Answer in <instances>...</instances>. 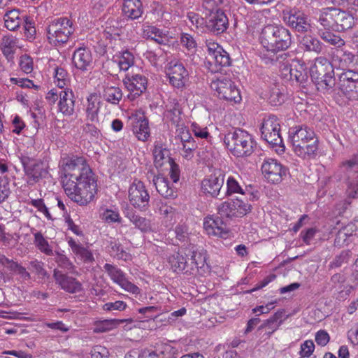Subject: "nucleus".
<instances>
[{"mask_svg": "<svg viewBox=\"0 0 358 358\" xmlns=\"http://www.w3.org/2000/svg\"><path fill=\"white\" fill-rule=\"evenodd\" d=\"M310 74L313 81L322 78L327 75L334 74L333 66L327 58L319 57L310 66Z\"/></svg>", "mask_w": 358, "mask_h": 358, "instance_id": "obj_25", "label": "nucleus"}, {"mask_svg": "<svg viewBox=\"0 0 358 358\" xmlns=\"http://www.w3.org/2000/svg\"><path fill=\"white\" fill-rule=\"evenodd\" d=\"M262 138L268 144L275 148L278 153L285 151L282 138L280 136V121L275 115H269L265 117L262 122L261 128Z\"/></svg>", "mask_w": 358, "mask_h": 358, "instance_id": "obj_5", "label": "nucleus"}, {"mask_svg": "<svg viewBox=\"0 0 358 358\" xmlns=\"http://www.w3.org/2000/svg\"><path fill=\"white\" fill-rule=\"evenodd\" d=\"M154 162L157 167H161L164 164L173 162L169 157V150L162 146L155 145L153 150Z\"/></svg>", "mask_w": 358, "mask_h": 358, "instance_id": "obj_45", "label": "nucleus"}, {"mask_svg": "<svg viewBox=\"0 0 358 358\" xmlns=\"http://www.w3.org/2000/svg\"><path fill=\"white\" fill-rule=\"evenodd\" d=\"M54 255H55V262L59 267L72 273H75V266L65 255L59 252H55Z\"/></svg>", "mask_w": 358, "mask_h": 358, "instance_id": "obj_53", "label": "nucleus"}, {"mask_svg": "<svg viewBox=\"0 0 358 358\" xmlns=\"http://www.w3.org/2000/svg\"><path fill=\"white\" fill-rule=\"evenodd\" d=\"M166 118L171 121L176 127L181 126L185 123L182 117V111L179 104H175L173 108L166 110Z\"/></svg>", "mask_w": 358, "mask_h": 358, "instance_id": "obj_50", "label": "nucleus"}, {"mask_svg": "<svg viewBox=\"0 0 358 358\" xmlns=\"http://www.w3.org/2000/svg\"><path fill=\"white\" fill-rule=\"evenodd\" d=\"M68 244L73 254L78 259L85 264H90L94 262V257L90 250L76 241L72 238L68 240Z\"/></svg>", "mask_w": 358, "mask_h": 358, "instance_id": "obj_30", "label": "nucleus"}, {"mask_svg": "<svg viewBox=\"0 0 358 358\" xmlns=\"http://www.w3.org/2000/svg\"><path fill=\"white\" fill-rule=\"evenodd\" d=\"M259 41L266 53H262L261 59L266 64H273L276 62L281 63L287 59V54L282 53L276 55L279 51L287 50L292 43V37L289 31L282 26L277 24H268L265 26L259 36Z\"/></svg>", "mask_w": 358, "mask_h": 358, "instance_id": "obj_2", "label": "nucleus"}, {"mask_svg": "<svg viewBox=\"0 0 358 358\" xmlns=\"http://www.w3.org/2000/svg\"><path fill=\"white\" fill-rule=\"evenodd\" d=\"M123 83L129 91L127 97L134 100L145 92L148 87V78L141 73H128L123 79Z\"/></svg>", "mask_w": 358, "mask_h": 358, "instance_id": "obj_15", "label": "nucleus"}, {"mask_svg": "<svg viewBox=\"0 0 358 358\" xmlns=\"http://www.w3.org/2000/svg\"><path fill=\"white\" fill-rule=\"evenodd\" d=\"M341 169L343 172L350 173L358 171V156L355 155L351 159L344 161Z\"/></svg>", "mask_w": 358, "mask_h": 358, "instance_id": "obj_60", "label": "nucleus"}, {"mask_svg": "<svg viewBox=\"0 0 358 358\" xmlns=\"http://www.w3.org/2000/svg\"><path fill=\"white\" fill-rule=\"evenodd\" d=\"M134 56L128 50L117 52L111 59V63L116 65L120 71H127L134 65Z\"/></svg>", "mask_w": 358, "mask_h": 358, "instance_id": "obj_26", "label": "nucleus"}, {"mask_svg": "<svg viewBox=\"0 0 358 358\" xmlns=\"http://www.w3.org/2000/svg\"><path fill=\"white\" fill-rule=\"evenodd\" d=\"M61 179L67 196L80 206L90 203L96 193V181L86 159L71 155L61 161Z\"/></svg>", "mask_w": 358, "mask_h": 358, "instance_id": "obj_1", "label": "nucleus"}, {"mask_svg": "<svg viewBox=\"0 0 358 358\" xmlns=\"http://www.w3.org/2000/svg\"><path fill=\"white\" fill-rule=\"evenodd\" d=\"M251 206L242 199L237 198L222 203L218 213L224 217H242L250 211Z\"/></svg>", "mask_w": 358, "mask_h": 358, "instance_id": "obj_14", "label": "nucleus"}, {"mask_svg": "<svg viewBox=\"0 0 358 358\" xmlns=\"http://www.w3.org/2000/svg\"><path fill=\"white\" fill-rule=\"evenodd\" d=\"M54 83L59 88H69L71 78L66 69L57 66L54 69Z\"/></svg>", "mask_w": 358, "mask_h": 358, "instance_id": "obj_44", "label": "nucleus"}, {"mask_svg": "<svg viewBox=\"0 0 358 358\" xmlns=\"http://www.w3.org/2000/svg\"><path fill=\"white\" fill-rule=\"evenodd\" d=\"M176 237L181 243H188L191 241V233L186 225H178L175 229Z\"/></svg>", "mask_w": 358, "mask_h": 358, "instance_id": "obj_56", "label": "nucleus"}, {"mask_svg": "<svg viewBox=\"0 0 358 358\" xmlns=\"http://www.w3.org/2000/svg\"><path fill=\"white\" fill-rule=\"evenodd\" d=\"M281 63H283V66H281V74L284 78L299 83H303L307 80L308 76L304 66L299 60H289L287 58L283 61L282 59Z\"/></svg>", "mask_w": 358, "mask_h": 358, "instance_id": "obj_13", "label": "nucleus"}, {"mask_svg": "<svg viewBox=\"0 0 358 358\" xmlns=\"http://www.w3.org/2000/svg\"><path fill=\"white\" fill-rule=\"evenodd\" d=\"M353 60L354 55L352 53L337 50L332 58L331 64L333 66V69L335 67L344 70L353 62Z\"/></svg>", "mask_w": 358, "mask_h": 358, "instance_id": "obj_40", "label": "nucleus"}, {"mask_svg": "<svg viewBox=\"0 0 358 358\" xmlns=\"http://www.w3.org/2000/svg\"><path fill=\"white\" fill-rule=\"evenodd\" d=\"M213 90L217 93L220 99L234 103H239L241 96L238 89L234 83L227 77H222L213 80L210 84Z\"/></svg>", "mask_w": 358, "mask_h": 358, "instance_id": "obj_8", "label": "nucleus"}, {"mask_svg": "<svg viewBox=\"0 0 358 358\" xmlns=\"http://www.w3.org/2000/svg\"><path fill=\"white\" fill-rule=\"evenodd\" d=\"M153 183L159 194L164 198L173 199L177 196L176 189L163 176H155Z\"/></svg>", "mask_w": 358, "mask_h": 358, "instance_id": "obj_29", "label": "nucleus"}, {"mask_svg": "<svg viewBox=\"0 0 358 358\" xmlns=\"http://www.w3.org/2000/svg\"><path fill=\"white\" fill-rule=\"evenodd\" d=\"M117 322L115 320H106L100 321L95 324L94 331L96 333L106 332L113 329Z\"/></svg>", "mask_w": 358, "mask_h": 358, "instance_id": "obj_62", "label": "nucleus"}, {"mask_svg": "<svg viewBox=\"0 0 358 358\" xmlns=\"http://www.w3.org/2000/svg\"><path fill=\"white\" fill-rule=\"evenodd\" d=\"M317 143V138L312 139L294 147L293 150L297 156L303 159H310L317 154L318 150Z\"/></svg>", "mask_w": 358, "mask_h": 358, "instance_id": "obj_31", "label": "nucleus"}, {"mask_svg": "<svg viewBox=\"0 0 358 358\" xmlns=\"http://www.w3.org/2000/svg\"><path fill=\"white\" fill-rule=\"evenodd\" d=\"M317 138L314 131L306 125H297L289 129V140L292 148Z\"/></svg>", "mask_w": 358, "mask_h": 358, "instance_id": "obj_19", "label": "nucleus"}, {"mask_svg": "<svg viewBox=\"0 0 358 358\" xmlns=\"http://www.w3.org/2000/svg\"><path fill=\"white\" fill-rule=\"evenodd\" d=\"M189 255H191L189 260L191 262L190 268H192V274L194 273L195 271H198L199 268H202L206 262V253L203 250H197L194 249V246H191L189 250Z\"/></svg>", "mask_w": 358, "mask_h": 358, "instance_id": "obj_39", "label": "nucleus"}, {"mask_svg": "<svg viewBox=\"0 0 358 358\" xmlns=\"http://www.w3.org/2000/svg\"><path fill=\"white\" fill-rule=\"evenodd\" d=\"M34 243L42 253L48 256H53L55 255L52 247L41 232H36L34 234Z\"/></svg>", "mask_w": 358, "mask_h": 358, "instance_id": "obj_49", "label": "nucleus"}, {"mask_svg": "<svg viewBox=\"0 0 358 358\" xmlns=\"http://www.w3.org/2000/svg\"><path fill=\"white\" fill-rule=\"evenodd\" d=\"M336 8H324L320 10L318 22L324 30L336 31Z\"/></svg>", "mask_w": 358, "mask_h": 358, "instance_id": "obj_34", "label": "nucleus"}, {"mask_svg": "<svg viewBox=\"0 0 358 358\" xmlns=\"http://www.w3.org/2000/svg\"><path fill=\"white\" fill-rule=\"evenodd\" d=\"M129 125L138 140L145 141L150 137L148 120L142 112L132 113L129 118Z\"/></svg>", "mask_w": 358, "mask_h": 358, "instance_id": "obj_17", "label": "nucleus"}, {"mask_svg": "<svg viewBox=\"0 0 358 358\" xmlns=\"http://www.w3.org/2000/svg\"><path fill=\"white\" fill-rule=\"evenodd\" d=\"M203 228L208 235L222 238L227 234L225 225L219 217H206L203 222Z\"/></svg>", "mask_w": 358, "mask_h": 358, "instance_id": "obj_28", "label": "nucleus"}, {"mask_svg": "<svg viewBox=\"0 0 358 358\" xmlns=\"http://www.w3.org/2000/svg\"><path fill=\"white\" fill-rule=\"evenodd\" d=\"M122 13L130 20L138 19L143 14V6L140 0H124Z\"/></svg>", "mask_w": 358, "mask_h": 358, "instance_id": "obj_32", "label": "nucleus"}, {"mask_svg": "<svg viewBox=\"0 0 358 358\" xmlns=\"http://www.w3.org/2000/svg\"><path fill=\"white\" fill-rule=\"evenodd\" d=\"M336 31H342L351 29L355 24L354 17L349 13L336 8Z\"/></svg>", "mask_w": 358, "mask_h": 358, "instance_id": "obj_37", "label": "nucleus"}, {"mask_svg": "<svg viewBox=\"0 0 358 358\" xmlns=\"http://www.w3.org/2000/svg\"><path fill=\"white\" fill-rule=\"evenodd\" d=\"M226 185V195H231L233 194H241V195L244 194V191L241 186L238 180L234 176H230L227 178Z\"/></svg>", "mask_w": 358, "mask_h": 358, "instance_id": "obj_52", "label": "nucleus"}, {"mask_svg": "<svg viewBox=\"0 0 358 358\" xmlns=\"http://www.w3.org/2000/svg\"><path fill=\"white\" fill-rule=\"evenodd\" d=\"M143 36L159 44H166L169 41L166 33L155 26L149 24L143 26Z\"/></svg>", "mask_w": 358, "mask_h": 358, "instance_id": "obj_33", "label": "nucleus"}, {"mask_svg": "<svg viewBox=\"0 0 358 358\" xmlns=\"http://www.w3.org/2000/svg\"><path fill=\"white\" fill-rule=\"evenodd\" d=\"M224 174L221 171L206 176L201 181L202 192L213 197H217L224 182Z\"/></svg>", "mask_w": 358, "mask_h": 358, "instance_id": "obj_18", "label": "nucleus"}, {"mask_svg": "<svg viewBox=\"0 0 358 358\" xmlns=\"http://www.w3.org/2000/svg\"><path fill=\"white\" fill-rule=\"evenodd\" d=\"M72 60L73 65L82 71H87L92 67V55L87 48H77L73 52Z\"/></svg>", "mask_w": 358, "mask_h": 358, "instance_id": "obj_23", "label": "nucleus"}, {"mask_svg": "<svg viewBox=\"0 0 358 358\" xmlns=\"http://www.w3.org/2000/svg\"><path fill=\"white\" fill-rule=\"evenodd\" d=\"M169 83L176 88H182L188 80L189 73L184 65L176 59L171 60L165 67Z\"/></svg>", "mask_w": 358, "mask_h": 358, "instance_id": "obj_12", "label": "nucleus"}, {"mask_svg": "<svg viewBox=\"0 0 358 358\" xmlns=\"http://www.w3.org/2000/svg\"><path fill=\"white\" fill-rule=\"evenodd\" d=\"M53 277L61 289L67 292L73 294L83 290V285L78 280L62 273L58 269L54 270Z\"/></svg>", "mask_w": 358, "mask_h": 358, "instance_id": "obj_22", "label": "nucleus"}, {"mask_svg": "<svg viewBox=\"0 0 358 358\" xmlns=\"http://www.w3.org/2000/svg\"><path fill=\"white\" fill-rule=\"evenodd\" d=\"M262 171L265 178L271 183H280L289 174L287 167L272 158L264 161Z\"/></svg>", "mask_w": 358, "mask_h": 358, "instance_id": "obj_11", "label": "nucleus"}, {"mask_svg": "<svg viewBox=\"0 0 358 358\" xmlns=\"http://www.w3.org/2000/svg\"><path fill=\"white\" fill-rule=\"evenodd\" d=\"M125 216L140 231L148 232L152 230V224L150 220L141 217L132 211L127 212Z\"/></svg>", "mask_w": 358, "mask_h": 358, "instance_id": "obj_42", "label": "nucleus"}, {"mask_svg": "<svg viewBox=\"0 0 358 358\" xmlns=\"http://www.w3.org/2000/svg\"><path fill=\"white\" fill-rule=\"evenodd\" d=\"M187 17L196 29L203 28L206 23L204 18L194 12H188Z\"/></svg>", "mask_w": 358, "mask_h": 358, "instance_id": "obj_64", "label": "nucleus"}, {"mask_svg": "<svg viewBox=\"0 0 358 358\" xmlns=\"http://www.w3.org/2000/svg\"><path fill=\"white\" fill-rule=\"evenodd\" d=\"M103 96L107 102L118 104L122 98V92L118 87L107 85L104 87Z\"/></svg>", "mask_w": 358, "mask_h": 358, "instance_id": "obj_46", "label": "nucleus"}, {"mask_svg": "<svg viewBox=\"0 0 358 358\" xmlns=\"http://www.w3.org/2000/svg\"><path fill=\"white\" fill-rule=\"evenodd\" d=\"M110 255L118 259L127 261L130 259V255L123 250L120 242L115 239H111L108 246Z\"/></svg>", "mask_w": 358, "mask_h": 358, "instance_id": "obj_47", "label": "nucleus"}, {"mask_svg": "<svg viewBox=\"0 0 358 358\" xmlns=\"http://www.w3.org/2000/svg\"><path fill=\"white\" fill-rule=\"evenodd\" d=\"M19 66L24 73L27 74L31 73L34 69L32 58L27 55H22L20 58Z\"/></svg>", "mask_w": 358, "mask_h": 358, "instance_id": "obj_61", "label": "nucleus"}, {"mask_svg": "<svg viewBox=\"0 0 358 358\" xmlns=\"http://www.w3.org/2000/svg\"><path fill=\"white\" fill-rule=\"evenodd\" d=\"M74 31L73 22L68 17H57L51 20L46 28L47 39L54 46L66 43Z\"/></svg>", "mask_w": 358, "mask_h": 358, "instance_id": "obj_4", "label": "nucleus"}, {"mask_svg": "<svg viewBox=\"0 0 358 358\" xmlns=\"http://www.w3.org/2000/svg\"><path fill=\"white\" fill-rule=\"evenodd\" d=\"M144 57L153 66L159 69L168 60L169 55L166 52L159 48L155 50H147L144 53Z\"/></svg>", "mask_w": 358, "mask_h": 358, "instance_id": "obj_38", "label": "nucleus"}, {"mask_svg": "<svg viewBox=\"0 0 358 358\" xmlns=\"http://www.w3.org/2000/svg\"><path fill=\"white\" fill-rule=\"evenodd\" d=\"M180 43L191 52H195L197 43L194 37L187 33H182L180 36Z\"/></svg>", "mask_w": 358, "mask_h": 358, "instance_id": "obj_55", "label": "nucleus"}, {"mask_svg": "<svg viewBox=\"0 0 358 358\" xmlns=\"http://www.w3.org/2000/svg\"><path fill=\"white\" fill-rule=\"evenodd\" d=\"M206 46L208 56L215 64L221 66H227L230 64L228 53L218 43L212 40H207Z\"/></svg>", "mask_w": 358, "mask_h": 358, "instance_id": "obj_21", "label": "nucleus"}, {"mask_svg": "<svg viewBox=\"0 0 358 358\" xmlns=\"http://www.w3.org/2000/svg\"><path fill=\"white\" fill-rule=\"evenodd\" d=\"M282 20L289 27L298 32H308L311 30V24L308 16L296 8L284 10Z\"/></svg>", "mask_w": 358, "mask_h": 358, "instance_id": "obj_10", "label": "nucleus"}, {"mask_svg": "<svg viewBox=\"0 0 358 358\" xmlns=\"http://www.w3.org/2000/svg\"><path fill=\"white\" fill-rule=\"evenodd\" d=\"M322 78H319L317 80H314L313 82L315 84V86L318 91L322 92L323 93H330L332 92L333 88L335 85V78L333 76V74L327 75Z\"/></svg>", "mask_w": 358, "mask_h": 358, "instance_id": "obj_48", "label": "nucleus"}, {"mask_svg": "<svg viewBox=\"0 0 358 358\" xmlns=\"http://www.w3.org/2000/svg\"><path fill=\"white\" fill-rule=\"evenodd\" d=\"M189 255L185 251L181 250L169 256L168 261L171 269L176 273L183 272L192 274V268H190V264L187 261V257Z\"/></svg>", "mask_w": 358, "mask_h": 358, "instance_id": "obj_24", "label": "nucleus"}, {"mask_svg": "<svg viewBox=\"0 0 358 358\" xmlns=\"http://www.w3.org/2000/svg\"><path fill=\"white\" fill-rule=\"evenodd\" d=\"M299 47L305 51L320 54L323 50L324 45L317 38L305 34L299 40Z\"/></svg>", "mask_w": 358, "mask_h": 358, "instance_id": "obj_35", "label": "nucleus"}, {"mask_svg": "<svg viewBox=\"0 0 358 358\" xmlns=\"http://www.w3.org/2000/svg\"><path fill=\"white\" fill-rule=\"evenodd\" d=\"M224 143L229 152L237 157L250 156L254 152L255 146L252 135L241 129L226 134Z\"/></svg>", "mask_w": 358, "mask_h": 358, "instance_id": "obj_3", "label": "nucleus"}, {"mask_svg": "<svg viewBox=\"0 0 358 358\" xmlns=\"http://www.w3.org/2000/svg\"><path fill=\"white\" fill-rule=\"evenodd\" d=\"M338 87L348 100H358V72L347 70L339 74Z\"/></svg>", "mask_w": 358, "mask_h": 358, "instance_id": "obj_7", "label": "nucleus"}, {"mask_svg": "<svg viewBox=\"0 0 358 358\" xmlns=\"http://www.w3.org/2000/svg\"><path fill=\"white\" fill-rule=\"evenodd\" d=\"M158 350L164 358H177L178 349L171 343L162 344Z\"/></svg>", "mask_w": 358, "mask_h": 358, "instance_id": "obj_59", "label": "nucleus"}, {"mask_svg": "<svg viewBox=\"0 0 358 358\" xmlns=\"http://www.w3.org/2000/svg\"><path fill=\"white\" fill-rule=\"evenodd\" d=\"M17 43V38L12 35L5 36L3 37L0 44V49L7 59H10L13 57L14 52L18 47Z\"/></svg>", "mask_w": 358, "mask_h": 358, "instance_id": "obj_41", "label": "nucleus"}, {"mask_svg": "<svg viewBox=\"0 0 358 358\" xmlns=\"http://www.w3.org/2000/svg\"><path fill=\"white\" fill-rule=\"evenodd\" d=\"M100 109V101L96 94H91L87 99L85 113L87 120L92 123L99 122L98 114Z\"/></svg>", "mask_w": 358, "mask_h": 358, "instance_id": "obj_36", "label": "nucleus"}, {"mask_svg": "<svg viewBox=\"0 0 358 358\" xmlns=\"http://www.w3.org/2000/svg\"><path fill=\"white\" fill-rule=\"evenodd\" d=\"M182 153V155L189 159L193 157V151L197 148V145L194 140H190L185 143H181Z\"/></svg>", "mask_w": 358, "mask_h": 358, "instance_id": "obj_63", "label": "nucleus"}, {"mask_svg": "<svg viewBox=\"0 0 358 358\" xmlns=\"http://www.w3.org/2000/svg\"><path fill=\"white\" fill-rule=\"evenodd\" d=\"M210 16V18L208 21V27L210 31L218 34L227 30L229 22L224 11L222 10H216L215 12L213 13Z\"/></svg>", "mask_w": 358, "mask_h": 358, "instance_id": "obj_27", "label": "nucleus"}, {"mask_svg": "<svg viewBox=\"0 0 358 358\" xmlns=\"http://www.w3.org/2000/svg\"><path fill=\"white\" fill-rule=\"evenodd\" d=\"M59 101L57 103L58 111L64 116H71L75 113L76 99L73 90L66 88L59 93Z\"/></svg>", "mask_w": 358, "mask_h": 358, "instance_id": "obj_20", "label": "nucleus"}, {"mask_svg": "<svg viewBox=\"0 0 358 358\" xmlns=\"http://www.w3.org/2000/svg\"><path fill=\"white\" fill-rule=\"evenodd\" d=\"M128 199L130 204L141 211L146 210L149 206V193L144 184L140 180H135L130 185Z\"/></svg>", "mask_w": 358, "mask_h": 358, "instance_id": "obj_9", "label": "nucleus"}, {"mask_svg": "<svg viewBox=\"0 0 358 358\" xmlns=\"http://www.w3.org/2000/svg\"><path fill=\"white\" fill-rule=\"evenodd\" d=\"M103 268L113 282L118 285L121 288L134 294L140 293V289L128 280L126 273L120 268L108 263L104 264Z\"/></svg>", "mask_w": 358, "mask_h": 358, "instance_id": "obj_16", "label": "nucleus"}, {"mask_svg": "<svg viewBox=\"0 0 358 358\" xmlns=\"http://www.w3.org/2000/svg\"><path fill=\"white\" fill-rule=\"evenodd\" d=\"M3 19L5 27L10 31L16 30L22 23V16H20V11L17 9L8 11Z\"/></svg>", "mask_w": 358, "mask_h": 358, "instance_id": "obj_43", "label": "nucleus"}, {"mask_svg": "<svg viewBox=\"0 0 358 358\" xmlns=\"http://www.w3.org/2000/svg\"><path fill=\"white\" fill-rule=\"evenodd\" d=\"M19 158L23 166L28 185L32 186L43 178H45L48 171L43 162L36 159L34 156H29L28 152L20 153Z\"/></svg>", "mask_w": 358, "mask_h": 358, "instance_id": "obj_6", "label": "nucleus"}, {"mask_svg": "<svg viewBox=\"0 0 358 358\" xmlns=\"http://www.w3.org/2000/svg\"><path fill=\"white\" fill-rule=\"evenodd\" d=\"M318 34L320 38L325 42L329 44L336 46L338 48L342 47L345 45V41L339 36H337L329 30L324 31L323 29H319Z\"/></svg>", "mask_w": 358, "mask_h": 358, "instance_id": "obj_51", "label": "nucleus"}, {"mask_svg": "<svg viewBox=\"0 0 358 358\" xmlns=\"http://www.w3.org/2000/svg\"><path fill=\"white\" fill-rule=\"evenodd\" d=\"M176 127V140H180V143H185L194 139L188 128L185 125V123L182 124L181 126H177Z\"/></svg>", "mask_w": 358, "mask_h": 358, "instance_id": "obj_58", "label": "nucleus"}, {"mask_svg": "<svg viewBox=\"0 0 358 358\" xmlns=\"http://www.w3.org/2000/svg\"><path fill=\"white\" fill-rule=\"evenodd\" d=\"M268 99L272 106H278L284 102L285 95L278 87H275L270 91Z\"/></svg>", "mask_w": 358, "mask_h": 358, "instance_id": "obj_57", "label": "nucleus"}, {"mask_svg": "<svg viewBox=\"0 0 358 358\" xmlns=\"http://www.w3.org/2000/svg\"><path fill=\"white\" fill-rule=\"evenodd\" d=\"M11 194L10 181L8 177H0V204L6 201Z\"/></svg>", "mask_w": 358, "mask_h": 358, "instance_id": "obj_54", "label": "nucleus"}]
</instances>
